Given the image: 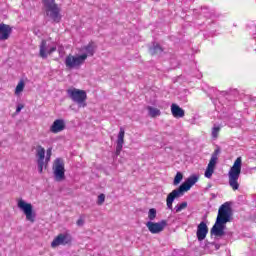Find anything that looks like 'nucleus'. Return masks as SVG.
I'll use <instances>...</instances> for the list:
<instances>
[{
    "instance_id": "14",
    "label": "nucleus",
    "mask_w": 256,
    "mask_h": 256,
    "mask_svg": "<svg viewBox=\"0 0 256 256\" xmlns=\"http://www.w3.org/2000/svg\"><path fill=\"white\" fill-rule=\"evenodd\" d=\"M207 233H209V227H207V223L200 222L197 226L196 237L198 241H205L207 237Z\"/></svg>"
},
{
    "instance_id": "20",
    "label": "nucleus",
    "mask_w": 256,
    "mask_h": 256,
    "mask_svg": "<svg viewBox=\"0 0 256 256\" xmlns=\"http://www.w3.org/2000/svg\"><path fill=\"white\" fill-rule=\"evenodd\" d=\"M148 115L155 119V117H159L161 115V110L159 108H155L153 106L147 107Z\"/></svg>"
},
{
    "instance_id": "26",
    "label": "nucleus",
    "mask_w": 256,
    "mask_h": 256,
    "mask_svg": "<svg viewBox=\"0 0 256 256\" xmlns=\"http://www.w3.org/2000/svg\"><path fill=\"white\" fill-rule=\"evenodd\" d=\"M176 213H181L183 209H187V202H182L178 206L175 207Z\"/></svg>"
},
{
    "instance_id": "19",
    "label": "nucleus",
    "mask_w": 256,
    "mask_h": 256,
    "mask_svg": "<svg viewBox=\"0 0 256 256\" xmlns=\"http://www.w3.org/2000/svg\"><path fill=\"white\" fill-rule=\"evenodd\" d=\"M96 49L97 45H95V42H89L86 46L83 47V50L86 51L84 55H87V57H93L95 55Z\"/></svg>"
},
{
    "instance_id": "15",
    "label": "nucleus",
    "mask_w": 256,
    "mask_h": 256,
    "mask_svg": "<svg viewBox=\"0 0 256 256\" xmlns=\"http://www.w3.org/2000/svg\"><path fill=\"white\" fill-rule=\"evenodd\" d=\"M13 32V29L11 26L0 23V41H7L11 37V33Z\"/></svg>"
},
{
    "instance_id": "22",
    "label": "nucleus",
    "mask_w": 256,
    "mask_h": 256,
    "mask_svg": "<svg viewBox=\"0 0 256 256\" xmlns=\"http://www.w3.org/2000/svg\"><path fill=\"white\" fill-rule=\"evenodd\" d=\"M148 219L150 221H155V219H157V210L155 208H151L148 211Z\"/></svg>"
},
{
    "instance_id": "6",
    "label": "nucleus",
    "mask_w": 256,
    "mask_h": 256,
    "mask_svg": "<svg viewBox=\"0 0 256 256\" xmlns=\"http://www.w3.org/2000/svg\"><path fill=\"white\" fill-rule=\"evenodd\" d=\"M67 95L78 107H87V92L85 90L70 88L67 90Z\"/></svg>"
},
{
    "instance_id": "3",
    "label": "nucleus",
    "mask_w": 256,
    "mask_h": 256,
    "mask_svg": "<svg viewBox=\"0 0 256 256\" xmlns=\"http://www.w3.org/2000/svg\"><path fill=\"white\" fill-rule=\"evenodd\" d=\"M243 166V160L238 157L228 172V183L232 191L239 189V177H241V167Z\"/></svg>"
},
{
    "instance_id": "29",
    "label": "nucleus",
    "mask_w": 256,
    "mask_h": 256,
    "mask_svg": "<svg viewBox=\"0 0 256 256\" xmlns=\"http://www.w3.org/2000/svg\"><path fill=\"white\" fill-rule=\"evenodd\" d=\"M84 223H85V221H83V219H78L76 222V225H78V227H81L84 225Z\"/></svg>"
},
{
    "instance_id": "18",
    "label": "nucleus",
    "mask_w": 256,
    "mask_h": 256,
    "mask_svg": "<svg viewBox=\"0 0 256 256\" xmlns=\"http://www.w3.org/2000/svg\"><path fill=\"white\" fill-rule=\"evenodd\" d=\"M171 114L175 119H183V117H185V110H183L179 105L173 103L171 105Z\"/></svg>"
},
{
    "instance_id": "23",
    "label": "nucleus",
    "mask_w": 256,
    "mask_h": 256,
    "mask_svg": "<svg viewBox=\"0 0 256 256\" xmlns=\"http://www.w3.org/2000/svg\"><path fill=\"white\" fill-rule=\"evenodd\" d=\"M181 181H183V173L177 172L174 177L173 185L177 186Z\"/></svg>"
},
{
    "instance_id": "4",
    "label": "nucleus",
    "mask_w": 256,
    "mask_h": 256,
    "mask_svg": "<svg viewBox=\"0 0 256 256\" xmlns=\"http://www.w3.org/2000/svg\"><path fill=\"white\" fill-rule=\"evenodd\" d=\"M44 5L46 17H49L54 23L61 22V8L55 2V0H42Z\"/></svg>"
},
{
    "instance_id": "7",
    "label": "nucleus",
    "mask_w": 256,
    "mask_h": 256,
    "mask_svg": "<svg viewBox=\"0 0 256 256\" xmlns=\"http://www.w3.org/2000/svg\"><path fill=\"white\" fill-rule=\"evenodd\" d=\"M17 207L18 209H20L21 212L24 213L26 221H29L30 223H33L35 221L37 214L33 209L32 203H27L25 200H23V198H20L17 201Z\"/></svg>"
},
{
    "instance_id": "12",
    "label": "nucleus",
    "mask_w": 256,
    "mask_h": 256,
    "mask_svg": "<svg viewBox=\"0 0 256 256\" xmlns=\"http://www.w3.org/2000/svg\"><path fill=\"white\" fill-rule=\"evenodd\" d=\"M73 238L69 234H58L51 242L52 249H57L59 246L71 245Z\"/></svg>"
},
{
    "instance_id": "28",
    "label": "nucleus",
    "mask_w": 256,
    "mask_h": 256,
    "mask_svg": "<svg viewBox=\"0 0 256 256\" xmlns=\"http://www.w3.org/2000/svg\"><path fill=\"white\" fill-rule=\"evenodd\" d=\"M25 108L24 104H18L17 108H16V114L21 113V110Z\"/></svg>"
},
{
    "instance_id": "5",
    "label": "nucleus",
    "mask_w": 256,
    "mask_h": 256,
    "mask_svg": "<svg viewBox=\"0 0 256 256\" xmlns=\"http://www.w3.org/2000/svg\"><path fill=\"white\" fill-rule=\"evenodd\" d=\"M51 155H53L52 148L47 149L45 158V148H43V146L41 145L37 146L36 156L38 157L37 163L39 173H43V167L47 168V165H49V161H51Z\"/></svg>"
},
{
    "instance_id": "13",
    "label": "nucleus",
    "mask_w": 256,
    "mask_h": 256,
    "mask_svg": "<svg viewBox=\"0 0 256 256\" xmlns=\"http://www.w3.org/2000/svg\"><path fill=\"white\" fill-rule=\"evenodd\" d=\"M55 51H57L56 45L49 46L47 44V40L41 41L39 45V57H41V59H47V57H49V55H53Z\"/></svg>"
},
{
    "instance_id": "11",
    "label": "nucleus",
    "mask_w": 256,
    "mask_h": 256,
    "mask_svg": "<svg viewBox=\"0 0 256 256\" xmlns=\"http://www.w3.org/2000/svg\"><path fill=\"white\" fill-rule=\"evenodd\" d=\"M146 227L152 235H159V233H163V231H165V228L167 227V220H161L160 222L148 221L146 223Z\"/></svg>"
},
{
    "instance_id": "9",
    "label": "nucleus",
    "mask_w": 256,
    "mask_h": 256,
    "mask_svg": "<svg viewBox=\"0 0 256 256\" xmlns=\"http://www.w3.org/2000/svg\"><path fill=\"white\" fill-rule=\"evenodd\" d=\"M52 171L55 181H65V161L62 158H56L54 160Z\"/></svg>"
},
{
    "instance_id": "16",
    "label": "nucleus",
    "mask_w": 256,
    "mask_h": 256,
    "mask_svg": "<svg viewBox=\"0 0 256 256\" xmlns=\"http://www.w3.org/2000/svg\"><path fill=\"white\" fill-rule=\"evenodd\" d=\"M116 155H121V151H123V145L125 143V129L120 128V131L118 133L117 141H116Z\"/></svg>"
},
{
    "instance_id": "24",
    "label": "nucleus",
    "mask_w": 256,
    "mask_h": 256,
    "mask_svg": "<svg viewBox=\"0 0 256 256\" xmlns=\"http://www.w3.org/2000/svg\"><path fill=\"white\" fill-rule=\"evenodd\" d=\"M23 89H25V82L20 81L15 89V95H19V93H23Z\"/></svg>"
},
{
    "instance_id": "17",
    "label": "nucleus",
    "mask_w": 256,
    "mask_h": 256,
    "mask_svg": "<svg viewBox=\"0 0 256 256\" xmlns=\"http://www.w3.org/2000/svg\"><path fill=\"white\" fill-rule=\"evenodd\" d=\"M65 127V120L56 119L50 127V132L54 134L61 133V131H65Z\"/></svg>"
},
{
    "instance_id": "21",
    "label": "nucleus",
    "mask_w": 256,
    "mask_h": 256,
    "mask_svg": "<svg viewBox=\"0 0 256 256\" xmlns=\"http://www.w3.org/2000/svg\"><path fill=\"white\" fill-rule=\"evenodd\" d=\"M151 55H159V53H163V47L159 44H154L152 48H150Z\"/></svg>"
},
{
    "instance_id": "2",
    "label": "nucleus",
    "mask_w": 256,
    "mask_h": 256,
    "mask_svg": "<svg viewBox=\"0 0 256 256\" xmlns=\"http://www.w3.org/2000/svg\"><path fill=\"white\" fill-rule=\"evenodd\" d=\"M199 181V176L192 175L187 178V180L182 183L178 189H174L172 192H170L166 198V205L168 209H173V201L175 199L181 197L183 193L189 191L191 189L192 185H195Z\"/></svg>"
},
{
    "instance_id": "27",
    "label": "nucleus",
    "mask_w": 256,
    "mask_h": 256,
    "mask_svg": "<svg viewBox=\"0 0 256 256\" xmlns=\"http://www.w3.org/2000/svg\"><path fill=\"white\" fill-rule=\"evenodd\" d=\"M105 203V194H100L98 196L97 205H103Z\"/></svg>"
},
{
    "instance_id": "1",
    "label": "nucleus",
    "mask_w": 256,
    "mask_h": 256,
    "mask_svg": "<svg viewBox=\"0 0 256 256\" xmlns=\"http://www.w3.org/2000/svg\"><path fill=\"white\" fill-rule=\"evenodd\" d=\"M233 215V209H231V203L225 202L218 209V215L216 218V222L211 228V235L215 237H223L225 235V227L227 223L231 221V217Z\"/></svg>"
},
{
    "instance_id": "25",
    "label": "nucleus",
    "mask_w": 256,
    "mask_h": 256,
    "mask_svg": "<svg viewBox=\"0 0 256 256\" xmlns=\"http://www.w3.org/2000/svg\"><path fill=\"white\" fill-rule=\"evenodd\" d=\"M220 131H221V127H219V126H214V127L212 128V133H211L212 138H213V139H217V138L219 137Z\"/></svg>"
},
{
    "instance_id": "8",
    "label": "nucleus",
    "mask_w": 256,
    "mask_h": 256,
    "mask_svg": "<svg viewBox=\"0 0 256 256\" xmlns=\"http://www.w3.org/2000/svg\"><path fill=\"white\" fill-rule=\"evenodd\" d=\"M87 61V54L72 55L69 54L65 59V66L67 69H79Z\"/></svg>"
},
{
    "instance_id": "10",
    "label": "nucleus",
    "mask_w": 256,
    "mask_h": 256,
    "mask_svg": "<svg viewBox=\"0 0 256 256\" xmlns=\"http://www.w3.org/2000/svg\"><path fill=\"white\" fill-rule=\"evenodd\" d=\"M220 154L221 148L217 146L214 152L212 153V156L210 158V161L204 174L207 179H211V177H213V174L215 173V167H217V161H219Z\"/></svg>"
},
{
    "instance_id": "30",
    "label": "nucleus",
    "mask_w": 256,
    "mask_h": 256,
    "mask_svg": "<svg viewBox=\"0 0 256 256\" xmlns=\"http://www.w3.org/2000/svg\"><path fill=\"white\" fill-rule=\"evenodd\" d=\"M154 1L159 2V0H154Z\"/></svg>"
}]
</instances>
